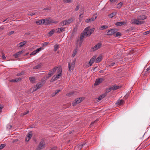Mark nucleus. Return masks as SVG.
Instances as JSON below:
<instances>
[{
  "label": "nucleus",
  "mask_w": 150,
  "mask_h": 150,
  "mask_svg": "<svg viewBox=\"0 0 150 150\" xmlns=\"http://www.w3.org/2000/svg\"><path fill=\"white\" fill-rule=\"evenodd\" d=\"M94 30V28L90 29L89 27H87L85 29L83 33H81L79 37V40H77V43L79 42L80 46L81 45L83 41V38L88 36H90Z\"/></svg>",
  "instance_id": "1"
},
{
  "label": "nucleus",
  "mask_w": 150,
  "mask_h": 150,
  "mask_svg": "<svg viewBox=\"0 0 150 150\" xmlns=\"http://www.w3.org/2000/svg\"><path fill=\"white\" fill-rule=\"evenodd\" d=\"M57 68V73L58 74L55 75L52 78L53 81H55L59 78L62 76V69L61 67H59Z\"/></svg>",
  "instance_id": "2"
},
{
  "label": "nucleus",
  "mask_w": 150,
  "mask_h": 150,
  "mask_svg": "<svg viewBox=\"0 0 150 150\" xmlns=\"http://www.w3.org/2000/svg\"><path fill=\"white\" fill-rule=\"evenodd\" d=\"M45 147V142L44 139H42L40 141L39 144L35 150H41L44 149Z\"/></svg>",
  "instance_id": "3"
},
{
  "label": "nucleus",
  "mask_w": 150,
  "mask_h": 150,
  "mask_svg": "<svg viewBox=\"0 0 150 150\" xmlns=\"http://www.w3.org/2000/svg\"><path fill=\"white\" fill-rule=\"evenodd\" d=\"M76 62V60H74L72 62H70L68 63V68L69 69V71H71L74 69L75 66V64Z\"/></svg>",
  "instance_id": "4"
},
{
  "label": "nucleus",
  "mask_w": 150,
  "mask_h": 150,
  "mask_svg": "<svg viewBox=\"0 0 150 150\" xmlns=\"http://www.w3.org/2000/svg\"><path fill=\"white\" fill-rule=\"evenodd\" d=\"M132 23L137 25H140L143 24L144 23L143 21H140L136 19H134L131 20Z\"/></svg>",
  "instance_id": "5"
},
{
  "label": "nucleus",
  "mask_w": 150,
  "mask_h": 150,
  "mask_svg": "<svg viewBox=\"0 0 150 150\" xmlns=\"http://www.w3.org/2000/svg\"><path fill=\"white\" fill-rule=\"evenodd\" d=\"M104 80V79L103 78H100L96 79L95 82L94 84V86H96L99 85Z\"/></svg>",
  "instance_id": "6"
},
{
  "label": "nucleus",
  "mask_w": 150,
  "mask_h": 150,
  "mask_svg": "<svg viewBox=\"0 0 150 150\" xmlns=\"http://www.w3.org/2000/svg\"><path fill=\"white\" fill-rule=\"evenodd\" d=\"M116 30L115 29H112L108 30L107 32V35H114V34L116 33Z\"/></svg>",
  "instance_id": "7"
},
{
  "label": "nucleus",
  "mask_w": 150,
  "mask_h": 150,
  "mask_svg": "<svg viewBox=\"0 0 150 150\" xmlns=\"http://www.w3.org/2000/svg\"><path fill=\"white\" fill-rule=\"evenodd\" d=\"M82 100V99L80 98H78L76 99L72 103V105L75 106L77 104L80 103Z\"/></svg>",
  "instance_id": "8"
},
{
  "label": "nucleus",
  "mask_w": 150,
  "mask_h": 150,
  "mask_svg": "<svg viewBox=\"0 0 150 150\" xmlns=\"http://www.w3.org/2000/svg\"><path fill=\"white\" fill-rule=\"evenodd\" d=\"M47 21V19H41L38 21H36L35 23L36 24H37L38 25L43 24L45 22L47 23V22H46V21Z\"/></svg>",
  "instance_id": "9"
},
{
  "label": "nucleus",
  "mask_w": 150,
  "mask_h": 150,
  "mask_svg": "<svg viewBox=\"0 0 150 150\" xmlns=\"http://www.w3.org/2000/svg\"><path fill=\"white\" fill-rule=\"evenodd\" d=\"M97 18V16L96 15H95L93 17L91 18H88L86 19L85 21V22L86 23H88L92 21L95 20Z\"/></svg>",
  "instance_id": "10"
},
{
  "label": "nucleus",
  "mask_w": 150,
  "mask_h": 150,
  "mask_svg": "<svg viewBox=\"0 0 150 150\" xmlns=\"http://www.w3.org/2000/svg\"><path fill=\"white\" fill-rule=\"evenodd\" d=\"M32 132H30L27 134V136L25 138L26 141L28 142L29 141L31 138L32 137Z\"/></svg>",
  "instance_id": "11"
},
{
  "label": "nucleus",
  "mask_w": 150,
  "mask_h": 150,
  "mask_svg": "<svg viewBox=\"0 0 150 150\" xmlns=\"http://www.w3.org/2000/svg\"><path fill=\"white\" fill-rule=\"evenodd\" d=\"M101 45L102 44L100 43H98L93 48V50L95 51L98 50L101 47Z\"/></svg>",
  "instance_id": "12"
},
{
  "label": "nucleus",
  "mask_w": 150,
  "mask_h": 150,
  "mask_svg": "<svg viewBox=\"0 0 150 150\" xmlns=\"http://www.w3.org/2000/svg\"><path fill=\"white\" fill-rule=\"evenodd\" d=\"M43 85L42 84L41 82L38 83L37 85L36 86H35L33 88L34 91H36L37 89L40 88Z\"/></svg>",
  "instance_id": "13"
},
{
  "label": "nucleus",
  "mask_w": 150,
  "mask_h": 150,
  "mask_svg": "<svg viewBox=\"0 0 150 150\" xmlns=\"http://www.w3.org/2000/svg\"><path fill=\"white\" fill-rule=\"evenodd\" d=\"M147 17L144 15H141L137 16V18L139 20H144Z\"/></svg>",
  "instance_id": "14"
},
{
  "label": "nucleus",
  "mask_w": 150,
  "mask_h": 150,
  "mask_svg": "<svg viewBox=\"0 0 150 150\" xmlns=\"http://www.w3.org/2000/svg\"><path fill=\"white\" fill-rule=\"evenodd\" d=\"M124 102V101L122 100H118L117 102L115 104V105L116 106H119L123 104Z\"/></svg>",
  "instance_id": "15"
},
{
  "label": "nucleus",
  "mask_w": 150,
  "mask_h": 150,
  "mask_svg": "<svg viewBox=\"0 0 150 150\" xmlns=\"http://www.w3.org/2000/svg\"><path fill=\"white\" fill-rule=\"evenodd\" d=\"M96 56H93L91 59L90 60L89 62L91 65H92V64L94 62L96 59Z\"/></svg>",
  "instance_id": "16"
},
{
  "label": "nucleus",
  "mask_w": 150,
  "mask_h": 150,
  "mask_svg": "<svg viewBox=\"0 0 150 150\" xmlns=\"http://www.w3.org/2000/svg\"><path fill=\"white\" fill-rule=\"evenodd\" d=\"M57 67H56L53 68L52 70H50V71L48 74H51V75H52L53 74H54V72L57 70Z\"/></svg>",
  "instance_id": "17"
},
{
  "label": "nucleus",
  "mask_w": 150,
  "mask_h": 150,
  "mask_svg": "<svg viewBox=\"0 0 150 150\" xmlns=\"http://www.w3.org/2000/svg\"><path fill=\"white\" fill-rule=\"evenodd\" d=\"M83 67L86 68H87L89 67L90 66H91L92 65L89 62H85L83 64Z\"/></svg>",
  "instance_id": "18"
},
{
  "label": "nucleus",
  "mask_w": 150,
  "mask_h": 150,
  "mask_svg": "<svg viewBox=\"0 0 150 150\" xmlns=\"http://www.w3.org/2000/svg\"><path fill=\"white\" fill-rule=\"evenodd\" d=\"M21 78H19L14 79H12L11 80V82H18L20 81H21Z\"/></svg>",
  "instance_id": "19"
},
{
  "label": "nucleus",
  "mask_w": 150,
  "mask_h": 150,
  "mask_svg": "<svg viewBox=\"0 0 150 150\" xmlns=\"http://www.w3.org/2000/svg\"><path fill=\"white\" fill-rule=\"evenodd\" d=\"M22 51H19L15 54H14L13 55V56L15 57V58H17L19 57V55L21 54L22 53Z\"/></svg>",
  "instance_id": "20"
},
{
  "label": "nucleus",
  "mask_w": 150,
  "mask_h": 150,
  "mask_svg": "<svg viewBox=\"0 0 150 150\" xmlns=\"http://www.w3.org/2000/svg\"><path fill=\"white\" fill-rule=\"evenodd\" d=\"M102 57L101 56H99L96 60V62L98 63L100 62L102 60Z\"/></svg>",
  "instance_id": "21"
},
{
  "label": "nucleus",
  "mask_w": 150,
  "mask_h": 150,
  "mask_svg": "<svg viewBox=\"0 0 150 150\" xmlns=\"http://www.w3.org/2000/svg\"><path fill=\"white\" fill-rule=\"evenodd\" d=\"M27 41H24L20 42L19 44V47H22L24 45H25L27 43Z\"/></svg>",
  "instance_id": "22"
},
{
  "label": "nucleus",
  "mask_w": 150,
  "mask_h": 150,
  "mask_svg": "<svg viewBox=\"0 0 150 150\" xmlns=\"http://www.w3.org/2000/svg\"><path fill=\"white\" fill-rule=\"evenodd\" d=\"M77 52V50L76 49H75L73 52V54L72 55L71 57H74L76 54Z\"/></svg>",
  "instance_id": "23"
},
{
  "label": "nucleus",
  "mask_w": 150,
  "mask_h": 150,
  "mask_svg": "<svg viewBox=\"0 0 150 150\" xmlns=\"http://www.w3.org/2000/svg\"><path fill=\"white\" fill-rule=\"evenodd\" d=\"M125 23L124 22H119L116 23L115 25L117 26H120L124 25Z\"/></svg>",
  "instance_id": "24"
},
{
  "label": "nucleus",
  "mask_w": 150,
  "mask_h": 150,
  "mask_svg": "<svg viewBox=\"0 0 150 150\" xmlns=\"http://www.w3.org/2000/svg\"><path fill=\"white\" fill-rule=\"evenodd\" d=\"M42 66V64L41 63L39 64L36 65V66H35L34 68L33 69H40L41 67Z\"/></svg>",
  "instance_id": "25"
},
{
  "label": "nucleus",
  "mask_w": 150,
  "mask_h": 150,
  "mask_svg": "<svg viewBox=\"0 0 150 150\" xmlns=\"http://www.w3.org/2000/svg\"><path fill=\"white\" fill-rule=\"evenodd\" d=\"M105 96V94H102L98 98V101H100L101 100H102L103 98H104Z\"/></svg>",
  "instance_id": "26"
},
{
  "label": "nucleus",
  "mask_w": 150,
  "mask_h": 150,
  "mask_svg": "<svg viewBox=\"0 0 150 150\" xmlns=\"http://www.w3.org/2000/svg\"><path fill=\"white\" fill-rule=\"evenodd\" d=\"M65 30V28H59L58 29V30H57V32L59 33H60L61 32H63Z\"/></svg>",
  "instance_id": "27"
},
{
  "label": "nucleus",
  "mask_w": 150,
  "mask_h": 150,
  "mask_svg": "<svg viewBox=\"0 0 150 150\" xmlns=\"http://www.w3.org/2000/svg\"><path fill=\"white\" fill-rule=\"evenodd\" d=\"M116 13L115 12H113L109 14L108 16L109 18H111L114 16L116 15Z\"/></svg>",
  "instance_id": "28"
},
{
  "label": "nucleus",
  "mask_w": 150,
  "mask_h": 150,
  "mask_svg": "<svg viewBox=\"0 0 150 150\" xmlns=\"http://www.w3.org/2000/svg\"><path fill=\"white\" fill-rule=\"evenodd\" d=\"M74 20V18H71L70 19L66 20V21H67V24L71 23Z\"/></svg>",
  "instance_id": "29"
},
{
  "label": "nucleus",
  "mask_w": 150,
  "mask_h": 150,
  "mask_svg": "<svg viewBox=\"0 0 150 150\" xmlns=\"http://www.w3.org/2000/svg\"><path fill=\"white\" fill-rule=\"evenodd\" d=\"M67 21H64L60 23V25L61 26H63L66 24H67Z\"/></svg>",
  "instance_id": "30"
},
{
  "label": "nucleus",
  "mask_w": 150,
  "mask_h": 150,
  "mask_svg": "<svg viewBox=\"0 0 150 150\" xmlns=\"http://www.w3.org/2000/svg\"><path fill=\"white\" fill-rule=\"evenodd\" d=\"M29 80L32 83H34L35 81V78L34 77H32L29 78Z\"/></svg>",
  "instance_id": "31"
},
{
  "label": "nucleus",
  "mask_w": 150,
  "mask_h": 150,
  "mask_svg": "<svg viewBox=\"0 0 150 150\" xmlns=\"http://www.w3.org/2000/svg\"><path fill=\"white\" fill-rule=\"evenodd\" d=\"M108 27V26L107 25H103L101 26V30H104L107 29Z\"/></svg>",
  "instance_id": "32"
},
{
  "label": "nucleus",
  "mask_w": 150,
  "mask_h": 150,
  "mask_svg": "<svg viewBox=\"0 0 150 150\" xmlns=\"http://www.w3.org/2000/svg\"><path fill=\"white\" fill-rule=\"evenodd\" d=\"M123 3L122 2H120L117 5V8H120L122 5Z\"/></svg>",
  "instance_id": "33"
},
{
  "label": "nucleus",
  "mask_w": 150,
  "mask_h": 150,
  "mask_svg": "<svg viewBox=\"0 0 150 150\" xmlns=\"http://www.w3.org/2000/svg\"><path fill=\"white\" fill-rule=\"evenodd\" d=\"M52 76V75H51V74H48L47 76H45L44 78L46 80L48 79H49L50 77Z\"/></svg>",
  "instance_id": "34"
},
{
  "label": "nucleus",
  "mask_w": 150,
  "mask_h": 150,
  "mask_svg": "<svg viewBox=\"0 0 150 150\" xmlns=\"http://www.w3.org/2000/svg\"><path fill=\"white\" fill-rule=\"evenodd\" d=\"M29 112V111L27 110V111H26L25 112H24L21 113V116H24V115L27 114Z\"/></svg>",
  "instance_id": "35"
},
{
  "label": "nucleus",
  "mask_w": 150,
  "mask_h": 150,
  "mask_svg": "<svg viewBox=\"0 0 150 150\" xmlns=\"http://www.w3.org/2000/svg\"><path fill=\"white\" fill-rule=\"evenodd\" d=\"M59 45H56L54 46V51H56L57 49L59 48Z\"/></svg>",
  "instance_id": "36"
},
{
  "label": "nucleus",
  "mask_w": 150,
  "mask_h": 150,
  "mask_svg": "<svg viewBox=\"0 0 150 150\" xmlns=\"http://www.w3.org/2000/svg\"><path fill=\"white\" fill-rule=\"evenodd\" d=\"M112 88L113 90H115L119 88V87L117 86H115L112 87Z\"/></svg>",
  "instance_id": "37"
},
{
  "label": "nucleus",
  "mask_w": 150,
  "mask_h": 150,
  "mask_svg": "<svg viewBox=\"0 0 150 150\" xmlns=\"http://www.w3.org/2000/svg\"><path fill=\"white\" fill-rule=\"evenodd\" d=\"M121 35V34L120 32H117L116 34H115L114 36L115 37H118Z\"/></svg>",
  "instance_id": "38"
},
{
  "label": "nucleus",
  "mask_w": 150,
  "mask_h": 150,
  "mask_svg": "<svg viewBox=\"0 0 150 150\" xmlns=\"http://www.w3.org/2000/svg\"><path fill=\"white\" fill-rule=\"evenodd\" d=\"M5 146V144H3L0 145V150H1Z\"/></svg>",
  "instance_id": "39"
},
{
  "label": "nucleus",
  "mask_w": 150,
  "mask_h": 150,
  "mask_svg": "<svg viewBox=\"0 0 150 150\" xmlns=\"http://www.w3.org/2000/svg\"><path fill=\"white\" fill-rule=\"evenodd\" d=\"M12 127V126L10 124H8L7 125V128L9 129H10Z\"/></svg>",
  "instance_id": "40"
},
{
  "label": "nucleus",
  "mask_w": 150,
  "mask_h": 150,
  "mask_svg": "<svg viewBox=\"0 0 150 150\" xmlns=\"http://www.w3.org/2000/svg\"><path fill=\"white\" fill-rule=\"evenodd\" d=\"M36 53H37V52H36L35 50L33 51L32 52V53L30 54V55H35V54Z\"/></svg>",
  "instance_id": "41"
},
{
  "label": "nucleus",
  "mask_w": 150,
  "mask_h": 150,
  "mask_svg": "<svg viewBox=\"0 0 150 150\" xmlns=\"http://www.w3.org/2000/svg\"><path fill=\"white\" fill-rule=\"evenodd\" d=\"M60 90H58L56 91L55 93H54L52 94V96H54L57 93H59V92H60Z\"/></svg>",
  "instance_id": "42"
},
{
  "label": "nucleus",
  "mask_w": 150,
  "mask_h": 150,
  "mask_svg": "<svg viewBox=\"0 0 150 150\" xmlns=\"http://www.w3.org/2000/svg\"><path fill=\"white\" fill-rule=\"evenodd\" d=\"M54 33V30H51L49 33V34L50 36H51L53 35Z\"/></svg>",
  "instance_id": "43"
},
{
  "label": "nucleus",
  "mask_w": 150,
  "mask_h": 150,
  "mask_svg": "<svg viewBox=\"0 0 150 150\" xmlns=\"http://www.w3.org/2000/svg\"><path fill=\"white\" fill-rule=\"evenodd\" d=\"M42 49V48L41 47H40L39 48L35 50V51H36V52H37V53L38 52L41 51Z\"/></svg>",
  "instance_id": "44"
},
{
  "label": "nucleus",
  "mask_w": 150,
  "mask_h": 150,
  "mask_svg": "<svg viewBox=\"0 0 150 150\" xmlns=\"http://www.w3.org/2000/svg\"><path fill=\"white\" fill-rule=\"evenodd\" d=\"M49 44V42H45L42 43L43 46H46Z\"/></svg>",
  "instance_id": "45"
},
{
  "label": "nucleus",
  "mask_w": 150,
  "mask_h": 150,
  "mask_svg": "<svg viewBox=\"0 0 150 150\" xmlns=\"http://www.w3.org/2000/svg\"><path fill=\"white\" fill-rule=\"evenodd\" d=\"M71 1V0H64V2L66 3H70Z\"/></svg>",
  "instance_id": "46"
},
{
  "label": "nucleus",
  "mask_w": 150,
  "mask_h": 150,
  "mask_svg": "<svg viewBox=\"0 0 150 150\" xmlns=\"http://www.w3.org/2000/svg\"><path fill=\"white\" fill-rule=\"evenodd\" d=\"M84 144H80L79 145V148L81 149L82 148V147L83 146V145Z\"/></svg>",
  "instance_id": "47"
},
{
  "label": "nucleus",
  "mask_w": 150,
  "mask_h": 150,
  "mask_svg": "<svg viewBox=\"0 0 150 150\" xmlns=\"http://www.w3.org/2000/svg\"><path fill=\"white\" fill-rule=\"evenodd\" d=\"M150 33V31H147L143 33L144 35H146L149 34Z\"/></svg>",
  "instance_id": "48"
},
{
  "label": "nucleus",
  "mask_w": 150,
  "mask_h": 150,
  "mask_svg": "<svg viewBox=\"0 0 150 150\" xmlns=\"http://www.w3.org/2000/svg\"><path fill=\"white\" fill-rule=\"evenodd\" d=\"M23 74V72L19 73L17 74V76H19Z\"/></svg>",
  "instance_id": "49"
},
{
  "label": "nucleus",
  "mask_w": 150,
  "mask_h": 150,
  "mask_svg": "<svg viewBox=\"0 0 150 150\" xmlns=\"http://www.w3.org/2000/svg\"><path fill=\"white\" fill-rule=\"evenodd\" d=\"M115 64V62H112L109 65V66L110 67H112Z\"/></svg>",
  "instance_id": "50"
},
{
  "label": "nucleus",
  "mask_w": 150,
  "mask_h": 150,
  "mask_svg": "<svg viewBox=\"0 0 150 150\" xmlns=\"http://www.w3.org/2000/svg\"><path fill=\"white\" fill-rule=\"evenodd\" d=\"M35 14V13H29L28 14V15H30V16H33Z\"/></svg>",
  "instance_id": "51"
},
{
  "label": "nucleus",
  "mask_w": 150,
  "mask_h": 150,
  "mask_svg": "<svg viewBox=\"0 0 150 150\" xmlns=\"http://www.w3.org/2000/svg\"><path fill=\"white\" fill-rule=\"evenodd\" d=\"M82 15V14H81L79 15V20L81 21L82 18V17H81V15Z\"/></svg>",
  "instance_id": "52"
},
{
  "label": "nucleus",
  "mask_w": 150,
  "mask_h": 150,
  "mask_svg": "<svg viewBox=\"0 0 150 150\" xmlns=\"http://www.w3.org/2000/svg\"><path fill=\"white\" fill-rule=\"evenodd\" d=\"M14 32V31H11L9 33L10 35H11V34H13Z\"/></svg>",
  "instance_id": "53"
},
{
  "label": "nucleus",
  "mask_w": 150,
  "mask_h": 150,
  "mask_svg": "<svg viewBox=\"0 0 150 150\" xmlns=\"http://www.w3.org/2000/svg\"><path fill=\"white\" fill-rule=\"evenodd\" d=\"M79 5H78L76 6V8L75 9H79Z\"/></svg>",
  "instance_id": "54"
},
{
  "label": "nucleus",
  "mask_w": 150,
  "mask_h": 150,
  "mask_svg": "<svg viewBox=\"0 0 150 150\" xmlns=\"http://www.w3.org/2000/svg\"><path fill=\"white\" fill-rule=\"evenodd\" d=\"M95 121L92 122L90 125V127H91L92 125H93L94 124V123H95Z\"/></svg>",
  "instance_id": "55"
},
{
  "label": "nucleus",
  "mask_w": 150,
  "mask_h": 150,
  "mask_svg": "<svg viewBox=\"0 0 150 150\" xmlns=\"http://www.w3.org/2000/svg\"><path fill=\"white\" fill-rule=\"evenodd\" d=\"M2 57L3 59H6V57H5V56L4 55H3L2 56Z\"/></svg>",
  "instance_id": "56"
},
{
  "label": "nucleus",
  "mask_w": 150,
  "mask_h": 150,
  "mask_svg": "<svg viewBox=\"0 0 150 150\" xmlns=\"http://www.w3.org/2000/svg\"><path fill=\"white\" fill-rule=\"evenodd\" d=\"M149 69H150L149 68H148L146 70H147V71H149Z\"/></svg>",
  "instance_id": "57"
},
{
  "label": "nucleus",
  "mask_w": 150,
  "mask_h": 150,
  "mask_svg": "<svg viewBox=\"0 0 150 150\" xmlns=\"http://www.w3.org/2000/svg\"><path fill=\"white\" fill-rule=\"evenodd\" d=\"M113 0H110L111 2H112Z\"/></svg>",
  "instance_id": "58"
},
{
  "label": "nucleus",
  "mask_w": 150,
  "mask_h": 150,
  "mask_svg": "<svg viewBox=\"0 0 150 150\" xmlns=\"http://www.w3.org/2000/svg\"><path fill=\"white\" fill-rule=\"evenodd\" d=\"M6 21V20H4V21H3V22H4Z\"/></svg>",
  "instance_id": "59"
},
{
  "label": "nucleus",
  "mask_w": 150,
  "mask_h": 150,
  "mask_svg": "<svg viewBox=\"0 0 150 150\" xmlns=\"http://www.w3.org/2000/svg\"><path fill=\"white\" fill-rule=\"evenodd\" d=\"M44 9H45H45H47L46 8H44Z\"/></svg>",
  "instance_id": "60"
}]
</instances>
